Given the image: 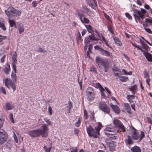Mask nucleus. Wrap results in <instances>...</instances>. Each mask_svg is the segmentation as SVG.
<instances>
[{"label": "nucleus", "instance_id": "9b49d317", "mask_svg": "<svg viewBox=\"0 0 152 152\" xmlns=\"http://www.w3.org/2000/svg\"><path fill=\"white\" fill-rule=\"evenodd\" d=\"M87 3L92 8L96 10L97 6V4L96 0H86Z\"/></svg>", "mask_w": 152, "mask_h": 152}, {"label": "nucleus", "instance_id": "f8f14e48", "mask_svg": "<svg viewBox=\"0 0 152 152\" xmlns=\"http://www.w3.org/2000/svg\"><path fill=\"white\" fill-rule=\"evenodd\" d=\"M125 142L127 146H129L133 144L134 141L131 136L128 135L125 140Z\"/></svg>", "mask_w": 152, "mask_h": 152}, {"label": "nucleus", "instance_id": "a18cd8bd", "mask_svg": "<svg viewBox=\"0 0 152 152\" xmlns=\"http://www.w3.org/2000/svg\"><path fill=\"white\" fill-rule=\"evenodd\" d=\"M77 15L80 18V19L81 21H82L83 19V17L84 16L83 14L82 13H81L79 12H78L77 13Z\"/></svg>", "mask_w": 152, "mask_h": 152}, {"label": "nucleus", "instance_id": "9d476101", "mask_svg": "<svg viewBox=\"0 0 152 152\" xmlns=\"http://www.w3.org/2000/svg\"><path fill=\"white\" fill-rule=\"evenodd\" d=\"M117 132H119L118 130L115 129L114 128H111L110 127L106 128L104 130V133L107 136L109 135L111 133H116Z\"/></svg>", "mask_w": 152, "mask_h": 152}, {"label": "nucleus", "instance_id": "bf43d9fd", "mask_svg": "<svg viewBox=\"0 0 152 152\" xmlns=\"http://www.w3.org/2000/svg\"><path fill=\"white\" fill-rule=\"evenodd\" d=\"M144 29L145 30V31L148 33L151 34H152V31H151L150 29L146 27H145Z\"/></svg>", "mask_w": 152, "mask_h": 152}, {"label": "nucleus", "instance_id": "473e14b6", "mask_svg": "<svg viewBox=\"0 0 152 152\" xmlns=\"http://www.w3.org/2000/svg\"><path fill=\"white\" fill-rule=\"evenodd\" d=\"M9 22L11 27H15L16 28V25L15 21L13 20H9Z\"/></svg>", "mask_w": 152, "mask_h": 152}, {"label": "nucleus", "instance_id": "f257e3e1", "mask_svg": "<svg viewBox=\"0 0 152 152\" xmlns=\"http://www.w3.org/2000/svg\"><path fill=\"white\" fill-rule=\"evenodd\" d=\"M48 132L49 128L46 124H44L42 125L41 129L30 131L28 134L32 138L39 137L40 136L42 137H47L48 136Z\"/></svg>", "mask_w": 152, "mask_h": 152}, {"label": "nucleus", "instance_id": "c85d7f7f", "mask_svg": "<svg viewBox=\"0 0 152 152\" xmlns=\"http://www.w3.org/2000/svg\"><path fill=\"white\" fill-rule=\"evenodd\" d=\"M83 10L85 11V12H86L87 14V15L89 16H90V15H91V11L89 10V9L86 6H83Z\"/></svg>", "mask_w": 152, "mask_h": 152}, {"label": "nucleus", "instance_id": "f3484780", "mask_svg": "<svg viewBox=\"0 0 152 152\" xmlns=\"http://www.w3.org/2000/svg\"><path fill=\"white\" fill-rule=\"evenodd\" d=\"M100 53L103 56L110 57V53L109 52L104 49L102 48L100 51Z\"/></svg>", "mask_w": 152, "mask_h": 152}, {"label": "nucleus", "instance_id": "37998d69", "mask_svg": "<svg viewBox=\"0 0 152 152\" xmlns=\"http://www.w3.org/2000/svg\"><path fill=\"white\" fill-rule=\"evenodd\" d=\"M119 128L121 129L120 132H125L126 131V128L124 126L123 124H122Z\"/></svg>", "mask_w": 152, "mask_h": 152}, {"label": "nucleus", "instance_id": "7ed1b4c3", "mask_svg": "<svg viewBox=\"0 0 152 152\" xmlns=\"http://www.w3.org/2000/svg\"><path fill=\"white\" fill-rule=\"evenodd\" d=\"M102 126L100 122H99L98 126L94 128L91 125L86 126V131L88 136L91 137H93L95 138H97L98 135H99V131Z\"/></svg>", "mask_w": 152, "mask_h": 152}, {"label": "nucleus", "instance_id": "20e7f679", "mask_svg": "<svg viewBox=\"0 0 152 152\" xmlns=\"http://www.w3.org/2000/svg\"><path fill=\"white\" fill-rule=\"evenodd\" d=\"M132 128L133 130L132 133V136L131 137L133 139L135 140H137L139 139V141L140 142L145 137L144 133L143 131H141L140 132V136L138 131L134 127H133Z\"/></svg>", "mask_w": 152, "mask_h": 152}, {"label": "nucleus", "instance_id": "de8ad7c7", "mask_svg": "<svg viewBox=\"0 0 152 152\" xmlns=\"http://www.w3.org/2000/svg\"><path fill=\"white\" fill-rule=\"evenodd\" d=\"M132 44L133 46L135 47L136 48H137L138 50H140L142 51V52H144V50L142 49V48L140 47L139 46L135 44H134L132 42Z\"/></svg>", "mask_w": 152, "mask_h": 152}, {"label": "nucleus", "instance_id": "052dcab7", "mask_svg": "<svg viewBox=\"0 0 152 152\" xmlns=\"http://www.w3.org/2000/svg\"><path fill=\"white\" fill-rule=\"evenodd\" d=\"M112 70L113 71H117L119 72H121L119 71V69L116 66L114 67L112 69Z\"/></svg>", "mask_w": 152, "mask_h": 152}, {"label": "nucleus", "instance_id": "bb28decb", "mask_svg": "<svg viewBox=\"0 0 152 152\" xmlns=\"http://www.w3.org/2000/svg\"><path fill=\"white\" fill-rule=\"evenodd\" d=\"M124 107L125 110L129 113H131V109L129 104L128 103H124Z\"/></svg>", "mask_w": 152, "mask_h": 152}, {"label": "nucleus", "instance_id": "c03bdc74", "mask_svg": "<svg viewBox=\"0 0 152 152\" xmlns=\"http://www.w3.org/2000/svg\"><path fill=\"white\" fill-rule=\"evenodd\" d=\"M11 75L13 80L14 82H16V76L15 73H14L13 72H12Z\"/></svg>", "mask_w": 152, "mask_h": 152}, {"label": "nucleus", "instance_id": "393cba45", "mask_svg": "<svg viewBox=\"0 0 152 152\" xmlns=\"http://www.w3.org/2000/svg\"><path fill=\"white\" fill-rule=\"evenodd\" d=\"M90 114L89 115L90 120L91 121H96L94 116L95 113L94 111H90Z\"/></svg>", "mask_w": 152, "mask_h": 152}, {"label": "nucleus", "instance_id": "3c124183", "mask_svg": "<svg viewBox=\"0 0 152 152\" xmlns=\"http://www.w3.org/2000/svg\"><path fill=\"white\" fill-rule=\"evenodd\" d=\"M1 92L4 95H6L7 93L5 89L2 87H1Z\"/></svg>", "mask_w": 152, "mask_h": 152}, {"label": "nucleus", "instance_id": "6e6d98bb", "mask_svg": "<svg viewBox=\"0 0 152 152\" xmlns=\"http://www.w3.org/2000/svg\"><path fill=\"white\" fill-rule=\"evenodd\" d=\"M44 148L45 150V152H50V151L51 147L47 148L46 146H44Z\"/></svg>", "mask_w": 152, "mask_h": 152}, {"label": "nucleus", "instance_id": "412c9836", "mask_svg": "<svg viewBox=\"0 0 152 152\" xmlns=\"http://www.w3.org/2000/svg\"><path fill=\"white\" fill-rule=\"evenodd\" d=\"M101 41L102 42V43L103 44H105L106 46H107L108 47L110 48L111 49H113V48H112L108 44V41L103 36H102V37Z\"/></svg>", "mask_w": 152, "mask_h": 152}, {"label": "nucleus", "instance_id": "a878e982", "mask_svg": "<svg viewBox=\"0 0 152 152\" xmlns=\"http://www.w3.org/2000/svg\"><path fill=\"white\" fill-rule=\"evenodd\" d=\"M131 150L133 152H141V149L137 146H134L132 147Z\"/></svg>", "mask_w": 152, "mask_h": 152}, {"label": "nucleus", "instance_id": "c9c22d12", "mask_svg": "<svg viewBox=\"0 0 152 152\" xmlns=\"http://www.w3.org/2000/svg\"><path fill=\"white\" fill-rule=\"evenodd\" d=\"M119 80L122 82H125L128 80V78L125 76H119Z\"/></svg>", "mask_w": 152, "mask_h": 152}, {"label": "nucleus", "instance_id": "0eeeda50", "mask_svg": "<svg viewBox=\"0 0 152 152\" xmlns=\"http://www.w3.org/2000/svg\"><path fill=\"white\" fill-rule=\"evenodd\" d=\"M99 107L100 110L107 114H109L110 112V110L109 107L104 102L99 103Z\"/></svg>", "mask_w": 152, "mask_h": 152}, {"label": "nucleus", "instance_id": "a19ab883", "mask_svg": "<svg viewBox=\"0 0 152 152\" xmlns=\"http://www.w3.org/2000/svg\"><path fill=\"white\" fill-rule=\"evenodd\" d=\"M83 114L85 119L86 120L88 119V112L85 109L83 110Z\"/></svg>", "mask_w": 152, "mask_h": 152}, {"label": "nucleus", "instance_id": "49530a36", "mask_svg": "<svg viewBox=\"0 0 152 152\" xmlns=\"http://www.w3.org/2000/svg\"><path fill=\"white\" fill-rule=\"evenodd\" d=\"M44 120L47 123L46 124L48 126V125H52V124L51 122L50 121V120L47 118H44Z\"/></svg>", "mask_w": 152, "mask_h": 152}, {"label": "nucleus", "instance_id": "4c0bfd02", "mask_svg": "<svg viewBox=\"0 0 152 152\" xmlns=\"http://www.w3.org/2000/svg\"><path fill=\"white\" fill-rule=\"evenodd\" d=\"M142 47L146 51V52H148V48L149 46L145 43H142Z\"/></svg>", "mask_w": 152, "mask_h": 152}, {"label": "nucleus", "instance_id": "13d9d810", "mask_svg": "<svg viewBox=\"0 0 152 152\" xmlns=\"http://www.w3.org/2000/svg\"><path fill=\"white\" fill-rule=\"evenodd\" d=\"M18 29L19 31V33L20 34L22 33L24 31V29L21 27H19Z\"/></svg>", "mask_w": 152, "mask_h": 152}, {"label": "nucleus", "instance_id": "423d86ee", "mask_svg": "<svg viewBox=\"0 0 152 152\" xmlns=\"http://www.w3.org/2000/svg\"><path fill=\"white\" fill-rule=\"evenodd\" d=\"M133 15L135 20L136 19L138 20V21L140 23H142L143 22V20L144 18V15L141 12L137 9H134L133 10Z\"/></svg>", "mask_w": 152, "mask_h": 152}, {"label": "nucleus", "instance_id": "5fc2aeb1", "mask_svg": "<svg viewBox=\"0 0 152 152\" xmlns=\"http://www.w3.org/2000/svg\"><path fill=\"white\" fill-rule=\"evenodd\" d=\"M126 17L129 19L132 20V17L128 12H126L125 14Z\"/></svg>", "mask_w": 152, "mask_h": 152}, {"label": "nucleus", "instance_id": "a211bd4d", "mask_svg": "<svg viewBox=\"0 0 152 152\" xmlns=\"http://www.w3.org/2000/svg\"><path fill=\"white\" fill-rule=\"evenodd\" d=\"M112 37L116 45L119 46H121L122 43L118 37L113 36Z\"/></svg>", "mask_w": 152, "mask_h": 152}, {"label": "nucleus", "instance_id": "4d7b16f0", "mask_svg": "<svg viewBox=\"0 0 152 152\" xmlns=\"http://www.w3.org/2000/svg\"><path fill=\"white\" fill-rule=\"evenodd\" d=\"M37 4H38L36 1H33L31 3L32 6L33 7H35L37 6Z\"/></svg>", "mask_w": 152, "mask_h": 152}, {"label": "nucleus", "instance_id": "f704fd0d", "mask_svg": "<svg viewBox=\"0 0 152 152\" xmlns=\"http://www.w3.org/2000/svg\"><path fill=\"white\" fill-rule=\"evenodd\" d=\"M88 38L90 39V40H91V41H96L97 42L98 39V38L95 37L94 35L92 34L89 36Z\"/></svg>", "mask_w": 152, "mask_h": 152}, {"label": "nucleus", "instance_id": "603ef678", "mask_svg": "<svg viewBox=\"0 0 152 152\" xmlns=\"http://www.w3.org/2000/svg\"><path fill=\"white\" fill-rule=\"evenodd\" d=\"M7 38L6 36H3L1 35H0V42H1L4 39Z\"/></svg>", "mask_w": 152, "mask_h": 152}, {"label": "nucleus", "instance_id": "39448f33", "mask_svg": "<svg viewBox=\"0 0 152 152\" xmlns=\"http://www.w3.org/2000/svg\"><path fill=\"white\" fill-rule=\"evenodd\" d=\"M86 98L89 101L94 100L95 98V91L91 87L88 88L86 91Z\"/></svg>", "mask_w": 152, "mask_h": 152}, {"label": "nucleus", "instance_id": "8fccbe9b", "mask_svg": "<svg viewBox=\"0 0 152 152\" xmlns=\"http://www.w3.org/2000/svg\"><path fill=\"white\" fill-rule=\"evenodd\" d=\"M144 77V78H149V76L148 72L145 70L143 72Z\"/></svg>", "mask_w": 152, "mask_h": 152}, {"label": "nucleus", "instance_id": "f03ea898", "mask_svg": "<svg viewBox=\"0 0 152 152\" xmlns=\"http://www.w3.org/2000/svg\"><path fill=\"white\" fill-rule=\"evenodd\" d=\"M95 61L100 69L104 71L105 72L108 71L110 65L107 59L97 56L96 58Z\"/></svg>", "mask_w": 152, "mask_h": 152}, {"label": "nucleus", "instance_id": "4be33fe9", "mask_svg": "<svg viewBox=\"0 0 152 152\" xmlns=\"http://www.w3.org/2000/svg\"><path fill=\"white\" fill-rule=\"evenodd\" d=\"M134 95L133 94L132 95H128L127 96L126 99L130 103L133 102L132 100L134 99L135 97Z\"/></svg>", "mask_w": 152, "mask_h": 152}, {"label": "nucleus", "instance_id": "58836bf2", "mask_svg": "<svg viewBox=\"0 0 152 152\" xmlns=\"http://www.w3.org/2000/svg\"><path fill=\"white\" fill-rule=\"evenodd\" d=\"M5 119L2 117H0V129L2 126L4 122Z\"/></svg>", "mask_w": 152, "mask_h": 152}, {"label": "nucleus", "instance_id": "dca6fc26", "mask_svg": "<svg viewBox=\"0 0 152 152\" xmlns=\"http://www.w3.org/2000/svg\"><path fill=\"white\" fill-rule=\"evenodd\" d=\"M110 106L114 112L116 114H119L120 113V109L117 105H114L112 104L110 105Z\"/></svg>", "mask_w": 152, "mask_h": 152}, {"label": "nucleus", "instance_id": "4468645a", "mask_svg": "<svg viewBox=\"0 0 152 152\" xmlns=\"http://www.w3.org/2000/svg\"><path fill=\"white\" fill-rule=\"evenodd\" d=\"M143 55L145 56L147 60L150 62H152V54L148 52H145L144 51Z\"/></svg>", "mask_w": 152, "mask_h": 152}, {"label": "nucleus", "instance_id": "e433bc0d", "mask_svg": "<svg viewBox=\"0 0 152 152\" xmlns=\"http://www.w3.org/2000/svg\"><path fill=\"white\" fill-rule=\"evenodd\" d=\"M81 21L83 23H85L86 24L90 22L89 20L86 17H84L83 19H82V21Z\"/></svg>", "mask_w": 152, "mask_h": 152}, {"label": "nucleus", "instance_id": "ea45409f", "mask_svg": "<svg viewBox=\"0 0 152 152\" xmlns=\"http://www.w3.org/2000/svg\"><path fill=\"white\" fill-rule=\"evenodd\" d=\"M96 43H94L93 44H91L89 45L88 48V51H87V54H88L89 52L90 53L92 52L91 50L92 49V48H93V44H94Z\"/></svg>", "mask_w": 152, "mask_h": 152}, {"label": "nucleus", "instance_id": "680f3d73", "mask_svg": "<svg viewBox=\"0 0 152 152\" xmlns=\"http://www.w3.org/2000/svg\"><path fill=\"white\" fill-rule=\"evenodd\" d=\"M48 112L50 115H51L52 113V109L51 107L49 106L48 108Z\"/></svg>", "mask_w": 152, "mask_h": 152}, {"label": "nucleus", "instance_id": "e2e57ef3", "mask_svg": "<svg viewBox=\"0 0 152 152\" xmlns=\"http://www.w3.org/2000/svg\"><path fill=\"white\" fill-rule=\"evenodd\" d=\"M91 40H90V39L88 38H87L85 42V43L87 45L89 44L91 42Z\"/></svg>", "mask_w": 152, "mask_h": 152}, {"label": "nucleus", "instance_id": "774afa93", "mask_svg": "<svg viewBox=\"0 0 152 152\" xmlns=\"http://www.w3.org/2000/svg\"><path fill=\"white\" fill-rule=\"evenodd\" d=\"M145 21L147 23H152V19H151L149 18H146L145 20Z\"/></svg>", "mask_w": 152, "mask_h": 152}, {"label": "nucleus", "instance_id": "c756f323", "mask_svg": "<svg viewBox=\"0 0 152 152\" xmlns=\"http://www.w3.org/2000/svg\"><path fill=\"white\" fill-rule=\"evenodd\" d=\"M4 71L6 74H9L10 71V65H7L4 69Z\"/></svg>", "mask_w": 152, "mask_h": 152}, {"label": "nucleus", "instance_id": "6e6552de", "mask_svg": "<svg viewBox=\"0 0 152 152\" xmlns=\"http://www.w3.org/2000/svg\"><path fill=\"white\" fill-rule=\"evenodd\" d=\"M5 85L9 89H10L11 87L14 91L16 90V87L15 83L10 79L9 78L6 79L5 80Z\"/></svg>", "mask_w": 152, "mask_h": 152}, {"label": "nucleus", "instance_id": "0e129e2a", "mask_svg": "<svg viewBox=\"0 0 152 152\" xmlns=\"http://www.w3.org/2000/svg\"><path fill=\"white\" fill-rule=\"evenodd\" d=\"M94 48L96 50H98L100 52L102 48H100L98 45H96L94 46Z\"/></svg>", "mask_w": 152, "mask_h": 152}, {"label": "nucleus", "instance_id": "79ce46f5", "mask_svg": "<svg viewBox=\"0 0 152 152\" xmlns=\"http://www.w3.org/2000/svg\"><path fill=\"white\" fill-rule=\"evenodd\" d=\"M9 118L10 121L12 123H15V121L14 119L13 115L12 113H11L10 114Z\"/></svg>", "mask_w": 152, "mask_h": 152}, {"label": "nucleus", "instance_id": "09e8293b", "mask_svg": "<svg viewBox=\"0 0 152 152\" xmlns=\"http://www.w3.org/2000/svg\"><path fill=\"white\" fill-rule=\"evenodd\" d=\"M81 118H79L77 122L75 123V126L77 127H78L80 126L81 123Z\"/></svg>", "mask_w": 152, "mask_h": 152}, {"label": "nucleus", "instance_id": "1a4fd4ad", "mask_svg": "<svg viewBox=\"0 0 152 152\" xmlns=\"http://www.w3.org/2000/svg\"><path fill=\"white\" fill-rule=\"evenodd\" d=\"M7 134L4 130L1 129L0 131V144L4 143L7 138Z\"/></svg>", "mask_w": 152, "mask_h": 152}, {"label": "nucleus", "instance_id": "864d4df0", "mask_svg": "<svg viewBox=\"0 0 152 152\" xmlns=\"http://www.w3.org/2000/svg\"><path fill=\"white\" fill-rule=\"evenodd\" d=\"M13 137L16 143H18L19 141L18 140V138L15 132H14Z\"/></svg>", "mask_w": 152, "mask_h": 152}, {"label": "nucleus", "instance_id": "69168bd1", "mask_svg": "<svg viewBox=\"0 0 152 152\" xmlns=\"http://www.w3.org/2000/svg\"><path fill=\"white\" fill-rule=\"evenodd\" d=\"M12 69L14 72V73H16V66L14 64H12Z\"/></svg>", "mask_w": 152, "mask_h": 152}, {"label": "nucleus", "instance_id": "6ab92c4d", "mask_svg": "<svg viewBox=\"0 0 152 152\" xmlns=\"http://www.w3.org/2000/svg\"><path fill=\"white\" fill-rule=\"evenodd\" d=\"M0 28L4 31L6 30V28L4 24V20L2 18H0Z\"/></svg>", "mask_w": 152, "mask_h": 152}, {"label": "nucleus", "instance_id": "338daca9", "mask_svg": "<svg viewBox=\"0 0 152 152\" xmlns=\"http://www.w3.org/2000/svg\"><path fill=\"white\" fill-rule=\"evenodd\" d=\"M104 16L105 18L108 20L110 21L111 20V19L110 16L106 14L105 13H104Z\"/></svg>", "mask_w": 152, "mask_h": 152}, {"label": "nucleus", "instance_id": "aec40b11", "mask_svg": "<svg viewBox=\"0 0 152 152\" xmlns=\"http://www.w3.org/2000/svg\"><path fill=\"white\" fill-rule=\"evenodd\" d=\"M116 133H111L109 134V135H108L107 136L109 137V138L113 140H116L118 139V135L117 134H115Z\"/></svg>", "mask_w": 152, "mask_h": 152}, {"label": "nucleus", "instance_id": "7c9ffc66", "mask_svg": "<svg viewBox=\"0 0 152 152\" xmlns=\"http://www.w3.org/2000/svg\"><path fill=\"white\" fill-rule=\"evenodd\" d=\"M6 109L7 110H10L13 109V107L10 102L6 103L5 104Z\"/></svg>", "mask_w": 152, "mask_h": 152}, {"label": "nucleus", "instance_id": "ddd939ff", "mask_svg": "<svg viewBox=\"0 0 152 152\" xmlns=\"http://www.w3.org/2000/svg\"><path fill=\"white\" fill-rule=\"evenodd\" d=\"M14 8L12 7H10L7 10H5V12L7 15L10 18L13 16V11Z\"/></svg>", "mask_w": 152, "mask_h": 152}, {"label": "nucleus", "instance_id": "cd10ccee", "mask_svg": "<svg viewBox=\"0 0 152 152\" xmlns=\"http://www.w3.org/2000/svg\"><path fill=\"white\" fill-rule=\"evenodd\" d=\"M85 26L88 32L91 33H92L94 32V30L91 25H86Z\"/></svg>", "mask_w": 152, "mask_h": 152}, {"label": "nucleus", "instance_id": "72a5a7b5", "mask_svg": "<svg viewBox=\"0 0 152 152\" xmlns=\"http://www.w3.org/2000/svg\"><path fill=\"white\" fill-rule=\"evenodd\" d=\"M72 107V103L70 102H69L68 105L66 107L67 108V112L68 113H69L70 112V110Z\"/></svg>", "mask_w": 152, "mask_h": 152}, {"label": "nucleus", "instance_id": "2eb2a0df", "mask_svg": "<svg viewBox=\"0 0 152 152\" xmlns=\"http://www.w3.org/2000/svg\"><path fill=\"white\" fill-rule=\"evenodd\" d=\"M107 145L109 148L110 151H114L116 147V145L114 142H107Z\"/></svg>", "mask_w": 152, "mask_h": 152}, {"label": "nucleus", "instance_id": "2f4dec72", "mask_svg": "<svg viewBox=\"0 0 152 152\" xmlns=\"http://www.w3.org/2000/svg\"><path fill=\"white\" fill-rule=\"evenodd\" d=\"M21 14V11L17 10L16 9L14 8L13 11V16H20Z\"/></svg>", "mask_w": 152, "mask_h": 152}, {"label": "nucleus", "instance_id": "b1692460", "mask_svg": "<svg viewBox=\"0 0 152 152\" xmlns=\"http://www.w3.org/2000/svg\"><path fill=\"white\" fill-rule=\"evenodd\" d=\"M113 123L116 127H119L122 124V123L118 119H115L113 120Z\"/></svg>", "mask_w": 152, "mask_h": 152}, {"label": "nucleus", "instance_id": "5701e85b", "mask_svg": "<svg viewBox=\"0 0 152 152\" xmlns=\"http://www.w3.org/2000/svg\"><path fill=\"white\" fill-rule=\"evenodd\" d=\"M137 89V86L136 85H134L129 88V90L131 91L132 94H135V91H136Z\"/></svg>", "mask_w": 152, "mask_h": 152}]
</instances>
